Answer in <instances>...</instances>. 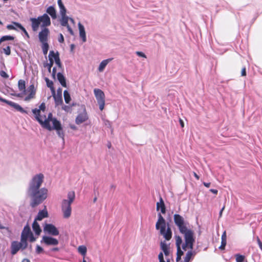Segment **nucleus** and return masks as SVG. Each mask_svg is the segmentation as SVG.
Masks as SVG:
<instances>
[{
    "label": "nucleus",
    "mask_w": 262,
    "mask_h": 262,
    "mask_svg": "<svg viewBox=\"0 0 262 262\" xmlns=\"http://www.w3.org/2000/svg\"><path fill=\"white\" fill-rule=\"evenodd\" d=\"M40 23H42L41 27L46 28L51 25V20L47 14H43L42 16L38 17Z\"/></svg>",
    "instance_id": "2eb2a0df"
},
{
    "label": "nucleus",
    "mask_w": 262,
    "mask_h": 262,
    "mask_svg": "<svg viewBox=\"0 0 262 262\" xmlns=\"http://www.w3.org/2000/svg\"><path fill=\"white\" fill-rule=\"evenodd\" d=\"M256 240L259 247L262 250V242L260 241L259 238L258 236L256 237Z\"/></svg>",
    "instance_id": "6e6d98bb"
},
{
    "label": "nucleus",
    "mask_w": 262,
    "mask_h": 262,
    "mask_svg": "<svg viewBox=\"0 0 262 262\" xmlns=\"http://www.w3.org/2000/svg\"><path fill=\"white\" fill-rule=\"evenodd\" d=\"M50 33L49 30L47 28H43L38 34L39 41L42 43L48 42V36Z\"/></svg>",
    "instance_id": "ddd939ff"
},
{
    "label": "nucleus",
    "mask_w": 262,
    "mask_h": 262,
    "mask_svg": "<svg viewBox=\"0 0 262 262\" xmlns=\"http://www.w3.org/2000/svg\"><path fill=\"white\" fill-rule=\"evenodd\" d=\"M113 59V58H108L105 60H102L98 67V71L99 72H102L104 70L105 68L107 66V64L111 62Z\"/></svg>",
    "instance_id": "b1692460"
},
{
    "label": "nucleus",
    "mask_w": 262,
    "mask_h": 262,
    "mask_svg": "<svg viewBox=\"0 0 262 262\" xmlns=\"http://www.w3.org/2000/svg\"><path fill=\"white\" fill-rule=\"evenodd\" d=\"M4 52L7 55H9L11 53V49L10 46H7L3 49Z\"/></svg>",
    "instance_id": "79ce46f5"
},
{
    "label": "nucleus",
    "mask_w": 262,
    "mask_h": 262,
    "mask_svg": "<svg viewBox=\"0 0 262 262\" xmlns=\"http://www.w3.org/2000/svg\"><path fill=\"white\" fill-rule=\"evenodd\" d=\"M18 87L20 91H24L25 92L26 91L25 81L21 79L19 80L18 82Z\"/></svg>",
    "instance_id": "c9c22d12"
},
{
    "label": "nucleus",
    "mask_w": 262,
    "mask_h": 262,
    "mask_svg": "<svg viewBox=\"0 0 262 262\" xmlns=\"http://www.w3.org/2000/svg\"><path fill=\"white\" fill-rule=\"evenodd\" d=\"M245 257L243 255L237 254L236 255V262H243L244 260Z\"/></svg>",
    "instance_id": "a19ab883"
},
{
    "label": "nucleus",
    "mask_w": 262,
    "mask_h": 262,
    "mask_svg": "<svg viewBox=\"0 0 262 262\" xmlns=\"http://www.w3.org/2000/svg\"><path fill=\"white\" fill-rule=\"evenodd\" d=\"M59 250V248L58 247H54L51 249V251H52V252H57V251H58Z\"/></svg>",
    "instance_id": "338daca9"
},
{
    "label": "nucleus",
    "mask_w": 262,
    "mask_h": 262,
    "mask_svg": "<svg viewBox=\"0 0 262 262\" xmlns=\"http://www.w3.org/2000/svg\"><path fill=\"white\" fill-rule=\"evenodd\" d=\"M94 93L97 102L99 105V109L102 111L105 105V95L104 92L100 89H95Z\"/></svg>",
    "instance_id": "423d86ee"
},
{
    "label": "nucleus",
    "mask_w": 262,
    "mask_h": 262,
    "mask_svg": "<svg viewBox=\"0 0 262 262\" xmlns=\"http://www.w3.org/2000/svg\"><path fill=\"white\" fill-rule=\"evenodd\" d=\"M61 19L60 20V24L61 26L63 27H67L69 26L68 24V20L69 19V17L65 15L61 14Z\"/></svg>",
    "instance_id": "7c9ffc66"
},
{
    "label": "nucleus",
    "mask_w": 262,
    "mask_h": 262,
    "mask_svg": "<svg viewBox=\"0 0 262 262\" xmlns=\"http://www.w3.org/2000/svg\"><path fill=\"white\" fill-rule=\"evenodd\" d=\"M136 54L139 56L143 58H146V55L142 52L137 51Z\"/></svg>",
    "instance_id": "8fccbe9b"
},
{
    "label": "nucleus",
    "mask_w": 262,
    "mask_h": 262,
    "mask_svg": "<svg viewBox=\"0 0 262 262\" xmlns=\"http://www.w3.org/2000/svg\"><path fill=\"white\" fill-rule=\"evenodd\" d=\"M158 220L156 224V229H160V233L166 241H169L172 237V231L169 227L166 229V223L165 219L160 213L158 214Z\"/></svg>",
    "instance_id": "f03ea898"
},
{
    "label": "nucleus",
    "mask_w": 262,
    "mask_h": 262,
    "mask_svg": "<svg viewBox=\"0 0 262 262\" xmlns=\"http://www.w3.org/2000/svg\"><path fill=\"white\" fill-rule=\"evenodd\" d=\"M43 118H45V121H43L42 119L41 118V122H39L41 126L47 129L48 130L51 131V126L50 124V122L52 121V123L53 124V120L54 119H57L55 118L52 117V114L51 113H50L48 114V118L46 119V116L44 115Z\"/></svg>",
    "instance_id": "6e6552de"
},
{
    "label": "nucleus",
    "mask_w": 262,
    "mask_h": 262,
    "mask_svg": "<svg viewBox=\"0 0 262 262\" xmlns=\"http://www.w3.org/2000/svg\"><path fill=\"white\" fill-rule=\"evenodd\" d=\"M160 247L162 250L164 252L165 256H168L169 254V247L165 241H162L160 243Z\"/></svg>",
    "instance_id": "c85d7f7f"
},
{
    "label": "nucleus",
    "mask_w": 262,
    "mask_h": 262,
    "mask_svg": "<svg viewBox=\"0 0 262 262\" xmlns=\"http://www.w3.org/2000/svg\"><path fill=\"white\" fill-rule=\"evenodd\" d=\"M56 74V67H54L52 69V76L54 79L55 78Z\"/></svg>",
    "instance_id": "4d7b16f0"
},
{
    "label": "nucleus",
    "mask_w": 262,
    "mask_h": 262,
    "mask_svg": "<svg viewBox=\"0 0 262 262\" xmlns=\"http://www.w3.org/2000/svg\"><path fill=\"white\" fill-rule=\"evenodd\" d=\"M28 91L29 92H34L35 94V90L34 89V86L33 84L30 85L28 88Z\"/></svg>",
    "instance_id": "49530a36"
},
{
    "label": "nucleus",
    "mask_w": 262,
    "mask_h": 262,
    "mask_svg": "<svg viewBox=\"0 0 262 262\" xmlns=\"http://www.w3.org/2000/svg\"><path fill=\"white\" fill-rule=\"evenodd\" d=\"M54 54V51L52 50L50 51L49 54V63H46L45 64H44V67L48 68V70L49 73H51V68L53 66L54 64V59L52 58V56Z\"/></svg>",
    "instance_id": "f3484780"
},
{
    "label": "nucleus",
    "mask_w": 262,
    "mask_h": 262,
    "mask_svg": "<svg viewBox=\"0 0 262 262\" xmlns=\"http://www.w3.org/2000/svg\"><path fill=\"white\" fill-rule=\"evenodd\" d=\"M44 179L42 173L34 176L28 184L27 194L30 198V206L35 208L41 204L48 196V189L45 187L40 188Z\"/></svg>",
    "instance_id": "f257e3e1"
},
{
    "label": "nucleus",
    "mask_w": 262,
    "mask_h": 262,
    "mask_svg": "<svg viewBox=\"0 0 262 262\" xmlns=\"http://www.w3.org/2000/svg\"><path fill=\"white\" fill-rule=\"evenodd\" d=\"M158 258H159V261H161V260H164V257H163V254L162 252H160L158 255Z\"/></svg>",
    "instance_id": "052dcab7"
},
{
    "label": "nucleus",
    "mask_w": 262,
    "mask_h": 262,
    "mask_svg": "<svg viewBox=\"0 0 262 262\" xmlns=\"http://www.w3.org/2000/svg\"><path fill=\"white\" fill-rule=\"evenodd\" d=\"M45 81L46 82L47 86L49 88L52 93H55V89L53 86V82L48 78H45Z\"/></svg>",
    "instance_id": "72a5a7b5"
},
{
    "label": "nucleus",
    "mask_w": 262,
    "mask_h": 262,
    "mask_svg": "<svg viewBox=\"0 0 262 262\" xmlns=\"http://www.w3.org/2000/svg\"><path fill=\"white\" fill-rule=\"evenodd\" d=\"M196 252L194 250H190L186 254L184 258V262H189L191 259H192L193 257L196 255Z\"/></svg>",
    "instance_id": "412c9836"
},
{
    "label": "nucleus",
    "mask_w": 262,
    "mask_h": 262,
    "mask_svg": "<svg viewBox=\"0 0 262 262\" xmlns=\"http://www.w3.org/2000/svg\"><path fill=\"white\" fill-rule=\"evenodd\" d=\"M7 28L8 30H17L16 28L15 27V26H14L13 25H8L7 26Z\"/></svg>",
    "instance_id": "864d4df0"
},
{
    "label": "nucleus",
    "mask_w": 262,
    "mask_h": 262,
    "mask_svg": "<svg viewBox=\"0 0 262 262\" xmlns=\"http://www.w3.org/2000/svg\"><path fill=\"white\" fill-rule=\"evenodd\" d=\"M0 101L5 102L7 103V104L9 105L10 106L13 107L14 108H15L16 111L21 113H25V114H28V112L25 111L20 105L16 103H15L14 102L7 100L2 97L0 96Z\"/></svg>",
    "instance_id": "1a4fd4ad"
},
{
    "label": "nucleus",
    "mask_w": 262,
    "mask_h": 262,
    "mask_svg": "<svg viewBox=\"0 0 262 262\" xmlns=\"http://www.w3.org/2000/svg\"><path fill=\"white\" fill-rule=\"evenodd\" d=\"M104 123L105 125L107 127L111 128L112 123L110 121H108L107 120H104Z\"/></svg>",
    "instance_id": "603ef678"
},
{
    "label": "nucleus",
    "mask_w": 262,
    "mask_h": 262,
    "mask_svg": "<svg viewBox=\"0 0 262 262\" xmlns=\"http://www.w3.org/2000/svg\"><path fill=\"white\" fill-rule=\"evenodd\" d=\"M177 255L182 256L184 254V252L181 250V247H177Z\"/></svg>",
    "instance_id": "de8ad7c7"
},
{
    "label": "nucleus",
    "mask_w": 262,
    "mask_h": 262,
    "mask_svg": "<svg viewBox=\"0 0 262 262\" xmlns=\"http://www.w3.org/2000/svg\"><path fill=\"white\" fill-rule=\"evenodd\" d=\"M70 127L73 130H77V127L76 125H75L74 124H70Z\"/></svg>",
    "instance_id": "69168bd1"
},
{
    "label": "nucleus",
    "mask_w": 262,
    "mask_h": 262,
    "mask_svg": "<svg viewBox=\"0 0 262 262\" xmlns=\"http://www.w3.org/2000/svg\"><path fill=\"white\" fill-rule=\"evenodd\" d=\"M241 75L242 76H244L246 75V68L244 67L242 69V72H241Z\"/></svg>",
    "instance_id": "e2e57ef3"
},
{
    "label": "nucleus",
    "mask_w": 262,
    "mask_h": 262,
    "mask_svg": "<svg viewBox=\"0 0 262 262\" xmlns=\"http://www.w3.org/2000/svg\"><path fill=\"white\" fill-rule=\"evenodd\" d=\"M35 94L34 92H31L28 96L25 97V101H29L30 99L34 98Z\"/></svg>",
    "instance_id": "a18cd8bd"
},
{
    "label": "nucleus",
    "mask_w": 262,
    "mask_h": 262,
    "mask_svg": "<svg viewBox=\"0 0 262 262\" xmlns=\"http://www.w3.org/2000/svg\"><path fill=\"white\" fill-rule=\"evenodd\" d=\"M68 199H64L61 203V210L63 212V217L66 219L69 218L71 214V204L75 199L74 191H69L67 194Z\"/></svg>",
    "instance_id": "7ed1b4c3"
},
{
    "label": "nucleus",
    "mask_w": 262,
    "mask_h": 262,
    "mask_svg": "<svg viewBox=\"0 0 262 262\" xmlns=\"http://www.w3.org/2000/svg\"><path fill=\"white\" fill-rule=\"evenodd\" d=\"M58 41L60 43H62L64 41V37L62 34H60L59 37L58 38Z\"/></svg>",
    "instance_id": "13d9d810"
},
{
    "label": "nucleus",
    "mask_w": 262,
    "mask_h": 262,
    "mask_svg": "<svg viewBox=\"0 0 262 262\" xmlns=\"http://www.w3.org/2000/svg\"><path fill=\"white\" fill-rule=\"evenodd\" d=\"M227 236H226V231H224L222 235V240H226Z\"/></svg>",
    "instance_id": "0e129e2a"
},
{
    "label": "nucleus",
    "mask_w": 262,
    "mask_h": 262,
    "mask_svg": "<svg viewBox=\"0 0 262 262\" xmlns=\"http://www.w3.org/2000/svg\"><path fill=\"white\" fill-rule=\"evenodd\" d=\"M41 48H42L43 54L45 55H47L48 51L49 50V46L48 43V42L42 43Z\"/></svg>",
    "instance_id": "e433bc0d"
},
{
    "label": "nucleus",
    "mask_w": 262,
    "mask_h": 262,
    "mask_svg": "<svg viewBox=\"0 0 262 262\" xmlns=\"http://www.w3.org/2000/svg\"><path fill=\"white\" fill-rule=\"evenodd\" d=\"M57 4L60 9V14L65 15V14H66L67 10L61 0H58Z\"/></svg>",
    "instance_id": "2f4dec72"
},
{
    "label": "nucleus",
    "mask_w": 262,
    "mask_h": 262,
    "mask_svg": "<svg viewBox=\"0 0 262 262\" xmlns=\"http://www.w3.org/2000/svg\"><path fill=\"white\" fill-rule=\"evenodd\" d=\"M12 23L15 26V28H18L21 31L24 28V27L20 23L18 22L13 21Z\"/></svg>",
    "instance_id": "37998d69"
},
{
    "label": "nucleus",
    "mask_w": 262,
    "mask_h": 262,
    "mask_svg": "<svg viewBox=\"0 0 262 262\" xmlns=\"http://www.w3.org/2000/svg\"><path fill=\"white\" fill-rule=\"evenodd\" d=\"M173 221L175 225L178 227L179 232L181 234L193 232L192 230L187 227V225H189V223L185 221L184 218L179 214H174Z\"/></svg>",
    "instance_id": "20e7f679"
},
{
    "label": "nucleus",
    "mask_w": 262,
    "mask_h": 262,
    "mask_svg": "<svg viewBox=\"0 0 262 262\" xmlns=\"http://www.w3.org/2000/svg\"><path fill=\"white\" fill-rule=\"evenodd\" d=\"M32 229L35 234L37 235H39L41 232V229L39 224L35 220L33 221L32 224Z\"/></svg>",
    "instance_id": "393cba45"
},
{
    "label": "nucleus",
    "mask_w": 262,
    "mask_h": 262,
    "mask_svg": "<svg viewBox=\"0 0 262 262\" xmlns=\"http://www.w3.org/2000/svg\"><path fill=\"white\" fill-rule=\"evenodd\" d=\"M53 96L55 101L56 105H61L63 103L62 97V89L58 88L57 90V94L52 93Z\"/></svg>",
    "instance_id": "4468645a"
},
{
    "label": "nucleus",
    "mask_w": 262,
    "mask_h": 262,
    "mask_svg": "<svg viewBox=\"0 0 262 262\" xmlns=\"http://www.w3.org/2000/svg\"><path fill=\"white\" fill-rule=\"evenodd\" d=\"M88 118V115L84 108L82 112L79 113L75 119V123L78 125L86 121Z\"/></svg>",
    "instance_id": "f8f14e48"
},
{
    "label": "nucleus",
    "mask_w": 262,
    "mask_h": 262,
    "mask_svg": "<svg viewBox=\"0 0 262 262\" xmlns=\"http://www.w3.org/2000/svg\"><path fill=\"white\" fill-rule=\"evenodd\" d=\"M43 230L52 236H57L59 233L57 228L52 224H46L43 227Z\"/></svg>",
    "instance_id": "9d476101"
},
{
    "label": "nucleus",
    "mask_w": 262,
    "mask_h": 262,
    "mask_svg": "<svg viewBox=\"0 0 262 262\" xmlns=\"http://www.w3.org/2000/svg\"><path fill=\"white\" fill-rule=\"evenodd\" d=\"M63 96L65 102L66 103H69L70 101H71V96L67 90H64L63 92Z\"/></svg>",
    "instance_id": "f704fd0d"
},
{
    "label": "nucleus",
    "mask_w": 262,
    "mask_h": 262,
    "mask_svg": "<svg viewBox=\"0 0 262 262\" xmlns=\"http://www.w3.org/2000/svg\"><path fill=\"white\" fill-rule=\"evenodd\" d=\"M28 238L29 239L30 242H34L36 241V238L34 236L33 233H32L29 236Z\"/></svg>",
    "instance_id": "3c124183"
},
{
    "label": "nucleus",
    "mask_w": 262,
    "mask_h": 262,
    "mask_svg": "<svg viewBox=\"0 0 262 262\" xmlns=\"http://www.w3.org/2000/svg\"><path fill=\"white\" fill-rule=\"evenodd\" d=\"M159 200L160 201L157 202L156 204V209L157 211H159L160 209L161 212L163 214H164L166 213V207L163 199L160 195Z\"/></svg>",
    "instance_id": "dca6fc26"
},
{
    "label": "nucleus",
    "mask_w": 262,
    "mask_h": 262,
    "mask_svg": "<svg viewBox=\"0 0 262 262\" xmlns=\"http://www.w3.org/2000/svg\"><path fill=\"white\" fill-rule=\"evenodd\" d=\"M27 239L26 238H21L20 242L18 243L20 249L21 250L25 249L28 246Z\"/></svg>",
    "instance_id": "c756f323"
},
{
    "label": "nucleus",
    "mask_w": 262,
    "mask_h": 262,
    "mask_svg": "<svg viewBox=\"0 0 262 262\" xmlns=\"http://www.w3.org/2000/svg\"><path fill=\"white\" fill-rule=\"evenodd\" d=\"M53 121V125L51 127V130L53 129L56 130L59 137L62 138L64 141V133L63 131L60 122L57 119H54Z\"/></svg>",
    "instance_id": "0eeeda50"
},
{
    "label": "nucleus",
    "mask_w": 262,
    "mask_h": 262,
    "mask_svg": "<svg viewBox=\"0 0 262 262\" xmlns=\"http://www.w3.org/2000/svg\"><path fill=\"white\" fill-rule=\"evenodd\" d=\"M62 110L68 111L69 109L70 108V107L68 105H64L62 107Z\"/></svg>",
    "instance_id": "774afa93"
},
{
    "label": "nucleus",
    "mask_w": 262,
    "mask_h": 262,
    "mask_svg": "<svg viewBox=\"0 0 262 262\" xmlns=\"http://www.w3.org/2000/svg\"><path fill=\"white\" fill-rule=\"evenodd\" d=\"M183 234L184 235L185 243L181 245L182 249L185 251H186L187 248L190 250H192L193 248V244L195 242L194 232L186 233L185 234Z\"/></svg>",
    "instance_id": "39448f33"
},
{
    "label": "nucleus",
    "mask_w": 262,
    "mask_h": 262,
    "mask_svg": "<svg viewBox=\"0 0 262 262\" xmlns=\"http://www.w3.org/2000/svg\"><path fill=\"white\" fill-rule=\"evenodd\" d=\"M176 245L177 247H181L182 244V239L181 236L179 235H176Z\"/></svg>",
    "instance_id": "58836bf2"
},
{
    "label": "nucleus",
    "mask_w": 262,
    "mask_h": 262,
    "mask_svg": "<svg viewBox=\"0 0 262 262\" xmlns=\"http://www.w3.org/2000/svg\"><path fill=\"white\" fill-rule=\"evenodd\" d=\"M21 31L24 32L28 38H30V36L25 28Z\"/></svg>",
    "instance_id": "680f3d73"
},
{
    "label": "nucleus",
    "mask_w": 262,
    "mask_h": 262,
    "mask_svg": "<svg viewBox=\"0 0 262 262\" xmlns=\"http://www.w3.org/2000/svg\"><path fill=\"white\" fill-rule=\"evenodd\" d=\"M68 29V31L70 33L71 35H74V32L72 30V29L71 28V27L69 25L66 27Z\"/></svg>",
    "instance_id": "bf43d9fd"
},
{
    "label": "nucleus",
    "mask_w": 262,
    "mask_h": 262,
    "mask_svg": "<svg viewBox=\"0 0 262 262\" xmlns=\"http://www.w3.org/2000/svg\"><path fill=\"white\" fill-rule=\"evenodd\" d=\"M46 12L49 14L53 19H55L57 17L56 11L53 6L49 7L46 10Z\"/></svg>",
    "instance_id": "bb28decb"
},
{
    "label": "nucleus",
    "mask_w": 262,
    "mask_h": 262,
    "mask_svg": "<svg viewBox=\"0 0 262 262\" xmlns=\"http://www.w3.org/2000/svg\"><path fill=\"white\" fill-rule=\"evenodd\" d=\"M0 75L2 77H4V78H8V74L5 72H4L3 71H1L0 72Z\"/></svg>",
    "instance_id": "5fc2aeb1"
},
{
    "label": "nucleus",
    "mask_w": 262,
    "mask_h": 262,
    "mask_svg": "<svg viewBox=\"0 0 262 262\" xmlns=\"http://www.w3.org/2000/svg\"><path fill=\"white\" fill-rule=\"evenodd\" d=\"M32 113L35 115L36 120L39 123L41 122L40 112L37 108L32 110Z\"/></svg>",
    "instance_id": "473e14b6"
},
{
    "label": "nucleus",
    "mask_w": 262,
    "mask_h": 262,
    "mask_svg": "<svg viewBox=\"0 0 262 262\" xmlns=\"http://www.w3.org/2000/svg\"><path fill=\"white\" fill-rule=\"evenodd\" d=\"M79 252L82 255L84 256L86 253V248L84 246H80L78 247Z\"/></svg>",
    "instance_id": "ea45409f"
},
{
    "label": "nucleus",
    "mask_w": 262,
    "mask_h": 262,
    "mask_svg": "<svg viewBox=\"0 0 262 262\" xmlns=\"http://www.w3.org/2000/svg\"><path fill=\"white\" fill-rule=\"evenodd\" d=\"M78 26L79 30V36L82 38V41L84 42L86 40L84 27L80 23H78Z\"/></svg>",
    "instance_id": "aec40b11"
},
{
    "label": "nucleus",
    "mask_w": 262,
    "mask_h": 262,
    "mask_svg": "<svg viewBox=\"0 0 262 262\" xmlns=\"http://www.w3.org/2000/svg\"><path fill=\"white\" fill-rule=\"evenodd\" d=\"M14 37L11 35H5L2 36L0 39V43L2 42L7 41V40H14Z\"/></svg>",
    "instance_id": "4c0bfd02"
},
{
    "label": "nucleus",
    "mask_w": 262,
    "mask_h": 262,
    "mask_svg": "<svg viewBox=\"0 0 262 262\" xmlns=\"http://www.w3.org/2000/svg\"><path fill=\"white\" fill-rule=\"evenodd\" d=\"M36 253L38 254L43 251V248L39 245H37L36 247Z\"/></svg>",
    "instance_id": "c03bdc74"
},
{
    "label": "nucleus",
    "mask_w": 262,
    "mask_h": 262,
    "mask_svg": "<svg viewBox=\"0 0 262 262\" xmlns=\"http://www.w3.org/2000/svg\"><path fill=\"white\" fill-rule=\"evenodd\" d=\"M57 78L60 84L64 88L67 86L66 83V79L62 73L58 72L57 74Z\"/></svg>",
    "instance_id": "4be33fe9"
},
{
    "label": "nucleus",
    "mask_w": 262,
    "mask_h": 262,
    "mask_svg": "<svg viewBox=\"0 0 262 262\" xmlns=\"http://www.w3.org/2000/svg\"><path fill=\"white\" fill-rule=\"evenodd\" d=\"M30 227L27 224L24 228L21 234V237L28 239V236L32 233Z\"/></svg>",
    "instance_id": "6ab92c4d"
},
{
    "label": "nucleus",
    "mask_w": 262,
    "mask_h": 262,
    "mask_svg": "<svg viewBox=\"0 0 262 262\" xmlns=\"http://www.w3.org/2000/svg\"><path fill=\"white\" fill-rule=\"evenodd\" d=\"M41 243H44L47 246H56L58 244V241L53 237L44 235L40 241Z\"/></svg>",
    "instance_id": "9b49d317"
},
{
    "label": "nucleus",
    "mask_w": 262,
    "mask_h": 262,
    "mask_svg": "<svg viewBox=\"0 0 262 262\" xmlns=\"http://www.w3.org/2000/svg\"><path fill=\"white\" fill-rule=\"evenodd\" d=\"M30 20L32 23L31 26L33 31H36L38 30L39 26L40 24L38 18H31Z\"/></svg>",
    "instance_id": "5701e85b"
},
{
    "label": "nucleus",
    "mask_w": 262,
    "mask_h": 262,
    "mask_svg": "<svg viewBox=\"0 0 262 262\" xmlns=\"http://www.w3.org/2000/svg\"><path fill=\"white\" fill-rule=\"evenodd\" d=\"M48 216V211L45 208V209L40 210L38 212L37 215L35 218V221H41L45 217H47Z\"/></svg>",
    "instance_id": "a211bd4d"
},
{
    "label": "nucleus",
    "mask_w": 262,
    "mask_h": 262,
    "mask_svg": "<svg viewBox=\"0 0 262 262\" xmlns=\"http://www.w3.org/2000/svg\"><path fill=\"white\" fill-rule=\"evenodd\" d=\"M11 254L12 255L15 254L18 251L20 250V247L18 244V242L14 241L11 244Z\"/></svg>",
    "instance_id": "a878e982"
},
{
    "label": "nucleus",
    "mask_w": 262,
    "mask_h": 262,
    "mask_svg": "<svg viewBox=\"0 0 262 262\" xmlns=\"http://www.w3.org/2000/svg\"><path fill=\"white\" fill-rule=\"evenodd\" d=\"M46 109V104L44 102L41 103L39 107V111L40 112L41 111L44 112Z\"/></svg>",
    "instance_id": "09e8293b"
},
{
    "label": "nucleus",
    "mask_w": 262,
    "mask_h": 262,
    "mask_svg": "<svg viewBox=\"0 0 262 262\" xmlns=\"http://www.w3.org/2000/svg\"><path fill=\"white\" fill-rule=\"evenodd\" d=\"M52 58L54 59V62L55 61V63L57 64L58 68H61L62 64L60 61V59L59 58V54L58 51H57L56 53L54 52V54L52 56Z\"/></svg>",
    "instance_id": "cd10ccee"
}]
</instances>
